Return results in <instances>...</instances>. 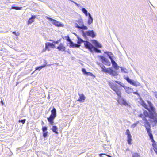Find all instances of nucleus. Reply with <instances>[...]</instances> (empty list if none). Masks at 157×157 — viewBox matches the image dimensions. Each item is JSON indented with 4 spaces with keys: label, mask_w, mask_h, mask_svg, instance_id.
Returning a JSON list of instances; mask_svg holds the SVG:
<instances>
[{
    "label": "nucleus",
    "mask_w": 157,
    "mask_h": 157,
    "mask_svg": "<svg viewBox=\"0 0 157 157\" xmlns=\"http://www.w3.org/2000/svg\"><path fill=\"white\" fill-rule=\"evenodd\" d=\"M82 34L84 37H86V36H90L93 38L95 36V34L93 30H89L85 32L82 30Z\"/></svg>",
    "instance_id": "nucleus-6"
},
{
    "label": "nucleus",
    "mask_w": 157,
    "mask_h": 157,
    "mask_svg": "<svg viewBox=\"0 0 157 157\" xmlns=\"http://www.w3.org/2000/svg\"><path fill=\"white\" fill-rule=\"evenodd\" d=\"M76 35L77 36V38H78V44H80L83 42L84 43V44H85V42H87V41H84L82 39L80 38L77 35Z\"/></svg>",
    "instance_id": "nucleus-23"
},
{
    "label": "nucleus",
    "mask_w": 157,
    "mask_h": 157,
    "mask_svg": "<svg viewBox=\"0 0 157 157\" xmlns=\"http://www.w3.org/2000/svg\"><path fill=\"white\" fill-rule=\"evenodd\" d=\"M107 155V156H108V157H112L111 156L109 155Z\"/></svg>",
    "instance_id": "nucleus-51"
},
{
    "label": "nucleus",
    "mask_w": 157,
    "mask_h": 157,
    "mask_svg": "<svg viewBox=\"0 0 157 157\" xmlns=\"http://www.w3.org/2000/svg\"><path fill=\"white\" fill-rule=\"evenodd\" d=\"M104 52V53L106 54L107 55L110 60L113 59L112 57V56L113 54L111 52L107 51L105 52Z\"/></svg>",
    "instance_id": "nucleus-24"
},
{
    "label": "nucleus",
    "mask_w": 157,
    "mask_h": 157,
    "mask_svg": "<svg viewBox=\"0 0 157 157\" xmlns=\"http://www.w3.org/2000/svg\"><path fill=\"white\" fill-rule=\"evenodd\" d=\"M81 10L84 13H85L87 11V10L84 8H82L81 9Z\"/></svg>",
    "instance_id": "nucleus-37"
},
{
    "label": "nucleus",
    "mask_w": 157,
    "mask_h": 157,
    "mask_svg": "<svg viewBox=\"0 0 157 157\" xmlns=\"http://www.w3.org/2000/svg\"><path fill=\"white\" fill-rule=\"evenodd\" d=\"M86 75L87 76H94V75L92 73L90 72H87Z\"/></svg>",
    "instance_id": "nucleus-39"
},
{
    "label": "nucleus",
    "mask_w": 157,
    "mask_h": 157,
    "mask_svg": "<svg viewBox=\"0 0 157 157\" xmlns=\"http://www.w3.org/2000/svg\"><path fill=\"white\" fill-rule=\"evenodd\" d=\"M84 46L86 48L89 49L91 51H93L97 53L101 52V51L100 50L94 47L89 42H85Z\"/></svg>",
    "instance_id": "nucleus-4"
},
{
    "label": "nucleus",
    "mask_w": 157,
    "mask_h": 157,
    "mask_svg": "<svg viewBox=\"0 0 157 157\" xmlns=\"http://www.w3.org/2000/svg\"><path fill=\"white\" fill-rule=\"evenodd\" d=\"M77 22L78 24V25L80 26H81L84 24L83 20L82 19H80L79 20L77 21Z\"/></svg>",
    "instance_id": "nucleus-28"
},
{
    "label": "nucleus",
    "mask_w": 157,
    "mask_h": 157,
    "mask_svg": "<svg viewBox=\"0 0 157 157\" xmlns=\"http://www.w3.org/2000/svg\"><path fill=\"white\" fill-rule=\"evenodd\" d=\"M56 49H58L59 51H65L66 48L64 46L63 44L61 43L59 46L57 47Z\"/></svg>",
    "instance_id": "nucleus-12"
},
{
    "label": "nucleus",
    "mask_w": 157,
    "mask_h": 157,
    "mask_svg": "<svg viewBox=\"0 0 157 157\" xmlns=\"http://www.w3.org/2000/svg\"><path fill=\"white\" fill-rule=\"evenodd\" d=\"M137 124H138V123H134V124H133L131 125V127L133 128H135L137 126Z\"/></svg>",
    "instance_id": "nucleus-41"
},
{
    "label": "nucleus",
    "mask_w": 157,
    "mask_h": 157,
    "mask_svg": "<svg viewBox=\"0 0 157 157\" xmlns=\"http://www.w3.org/2000/svg\"><path fill=\"white\" fill-rule=\"evenodd\" d=\"M51 114L50 117L47 118L48 121L49 122V124L53 125L54 123L53 121L56 116V109L53 107L51 111Z\"/></svg>",
    "instance_id": "nucleus-5"
},
{
    "label": "nucleus",
    "mask_w": 157,
    "mask_h": 157,
    "mask_svg": "<svg viewBox=\"0 0 157 157\" xmlns=\"http://www.w3.org/2000/svg\"><path fill=\"white\" fill-rule=\"evenodd\" d=\"M115 82L117 84H118L119 85L121 86L124 87H125V86L124 85V84L123 83H121L120 82V81H115Z\"/></svg>",
    "instance_id": "nucleus-30"
},
{
    "label": "nucleus",
    "mask_w": 157,
    "mask_h": 157,
    "mask_svg": "<svg viewBox=\"0 0 157 157\" xmlns=\"http://www.w3.org/2000/svg\"><path fill=\"white\" fill-rule=\"evenodd\" d=\"M111 61L113 67L117 70H118L119 67L118 66L117 64L115 61L113 60V59L111 60Z\"/></svg>",
    "instance_id": "nucleus-17"
},
{
    "label": "nucleus",
    "mask_w": 157,
    "mask_h": 157,
    "mask_svg": "<svg viewBox=\"0 0 157 157\" xmlns=\"http://www.w3.org/2000/svg\"><path fill=\"white\" fill-rule=\"evenodd\" d=\"M106 155V154L103 153L100 154H99V156L100 157H101L102 156V155Z\"/></svg>",
    "instance_id": "nucleus-46"
},
{
    "label": "nucleus",
    "mask_w": 157,
    "mask_h": 157,
    "mask_svg": "<svg viewBox=\"0 0 157 157\" xmlns=\"http://www.w3.org/2000/svg\"><path fill=\"white\" fill-rule=\"evenodd\" d=\"M36 16L32 15L31 16V17L30 18L28 21V24H31L32 22H33L34 21V19L36 17Z\"/></svg>",
    "instance_id": "nucleus-19"
},
{
    "label": "nucleus",
    "mask_w": 157,
    "mask_h": 157,
    "mask_svg": "<svg viewBox=\"0 0 157 157\" xmlns=\"http://www.w3.org/2000/svg\"><path fill=\"white\" fill-rule=\"evenodd\" d=\"M77 6H78V7H82L81 5L80 4H78V5H77Z\"/></svg>",
    "instance_id": "nucleus-49"
},
{
    "label": "nucleus",
    "mask_w": 157,
    "mask_h": 157,
    "mask_svg": "<svg viewBox=\"0 0 157 157\" xmlns=\"http://www.w3.org/2000/svg\"><path fill=\"white\" fill-rule=\"evenodd\" d=\"M156 97V98H157V96H156L155 97Z\"/></svg>",
    "instance_id": "nucleus-54"
},
{
    "label": "nucleus",
    "mask_w": 157,
    "mask_h": 157,
    "mask_svg": "<svg viewBox=\"0 0 157 157\" xmlns=\"http://www.w3.org/2000/svg\"><path fill=\"white\" fill-rule=\"evenodd\" d=\"M118 102L120 104H122L126 106L128 105V103L123 98H122L121 99H120V100H119Z\"/></svg>",
    "instance_id": "nucleus-14"
},
{
    "label": "nucleus",
    "mask_w": 157,
    "mask_h": 157,
    "mask_svg": "<svg viewBox=\"0 0 157 157\" xmlns=\"http://www.w3.org/2000/svg\"><path fill=\"white\" fill-rule=\"evenodd\" d=\"M93 20V18L92 17L91 14H89V16L88 17V24L89 25H90L91 23H92Z\"/></svg>",
    "instance_id": "nucleus-21"
},
{
    "label": "nucleus",
    "mask_w": 157,
    "mask_h": 157,
    "mask_svg": "<svg viewBox=\"0 0 157 157\" xmlns=\"http://www.w3.org/2000/svg\"><path fill=\"white\" fill-rule=\"evenodd\" d=\"M71 2H73L74 3L76 6H77V5H78V3L76 2H75L74 1H72V0H70Z\"/></svg>",
    "instance_id": "nucleus-48"
},
{
    "label": "nucleus",
    "mask_w": 157,
    "mask_h": 157,
    "mask_svg": "<svg viewBox=\"0 0 157 157\" xmlns=\"http://www.w3.org/2000/svg\"><path fill=\"white\" fill-rule=\"evenodd\" d=\"M47 19L49 20L52 22V24L56 26L57 27H63L64 25L62 23L54 20L52 18L46 17Z\"/></svg>",
    "instance_id": "nucleus-7"
},
{
    "label": "nucleus",
    "mask_w": 157,
    "mask_h": 157,
    "mask_svg": "<svg viewBox=\"0 0 157 157\" xmlns=\"http://www.w3.org/2000/svg\"><path fill=\"white\" fill-rule=\"evenodd\" d=\"M43 133H46V132H48L47 131H45L44 132V131H43Z\"/></svg>",
    "instance_id": "nucleus-52"
},
{
    "label": "nucleus",
    "mask_w": 157,
    "mask_h": 157,
    "mask_svg": "<svg viewBox=\"0 0 157 157\" xmlns=\"http://www.w3.org/2000/svg\"><path fill=\"white\" fill-rule=\"evenodd\" d=\"M19 35H20V33L19 32H17L16 33L15 35L17 36H19Z\"/></svg>",
    "instance_id": "nucleus-47"
},
{
    "label": "nucleus",
    "mask_w": 157,
    "mask_h": 157,
    "mask_svg": "<svg viewBox=\"0 0 157 157\" xmlns=\"http://www.w3.org/2000/svg\"><path fill=\"white\" fill-rule=\"evenodd\" d=\"M26 121V119H20L19 121L18 122L19 123L21 122L23 124H24Z\"/></svg>",
    "instance_id": "nucleus-35"
},
{
    "label": "nucleus",
    "mask_w": 157,
    "mask_h": 157,
    "mask_svg": "<svg viewBox=\"0 0 157 157\" xmlns=\"http://www.w3.org/2000/svg\"><path fill=\"white\" fill-rule=\"evenodd\" d=\"M99 57L101 59L102 63L103 64L108 66H110V65L111 63L108 59L102 56H100Z\"/></svg>",
    "instance_id": "nucleus-9"
},
{
    "label": "nucleus",
    "mask_w": 157,
    "mask_h": 157,
    "mask_svg": "<svg viewBox=\"0 0 157 157\" xmlns=\"http://www.w3.org/2000/svg\"><path fill=\"white\" fill-rule=\"evenodd\" d=\"M121 71L122 72H124V73H127V70L125 68L123 67H121Z\"/></svg>",
    "instance_id": "nucleus-32"
},
{
    "label": "nucleus",
    "mask_w": 157,
    "mask_h": 157,
    "mask_svg": "<svg viewBox=\"0 0 157 157\" xmlns=\"http://www.w3.org/2000/svg\"><path fill=\"white\" fill-rule=\"evenodd\" d=\"M126 134L127 136V142L128 144L130 145L131 144V141L132 140V136L128 129H127L126 130Z\"/></svg>",
    "instance_id": "nucleus-10"
},
{
    "label": "nucleus",
    "mask_w": 157,
    "mask_h": 157,
    "mask_svg": "<svg viewBox=\"0 0 157 157\" xmlns=\"http://www.w3.org/2000/svg\"><path fill=\"white\" fill-rule=\"evenodd\" d=\"M48 132H46L45 133H43V136L44 138H45L47 137L48 136Z\"/></svg>",
    "instance_id": "nucleus-40"
},
{
    "label": "nucleus",
    "mask_w": 157,
    "mask_h": 157,
    "mask_svg": "<svg viewBox=\"0 0 157 157\" xmlns=\"http://www.w3.org/2000/svg\"><path fill=\"white\" fill-rule=\"evenodd\" d=\"M133 93L134 94H136V95H137L139 97H140V95L137 92H133Z\"/></svg>",
    "instance_id": "nucleus-43"
},
{
    "label": "nucleus",
    "mask_w": 157,
    "mask_h": 157,
    "mask_svg": "<svg viewBox=\"0 0 157 157\" xmlns=\"http://www.w3.org/2000/svg\"><path fill=\"white\" fill-rule=\"evenodd\" d=\"M16 32L15 31L13 32L12 33L13 34H14L15 35H16Z\"/></svg>",
    "instance_id": "nucleus-50"
},
{
    "label": "nucleus",
    "mask_w": 157,
    "mask_h": 157,
    "mask_svg": "<svg viewBox=\"0 0 157 157\" xmlns=\"http://www.w3.org/2000/svg\"><path fill=\"white\" fill-rule=\"evenodd\" d=\"M92 43L94 44L97 47L101 48L102 47L101 45L96 40H92Z\"/></svg>",
    "instance_id": "nucleus-15"
},
{
    "label": "nucleus",
    "mask_w": 157,
    "mask_h": 157,
    "mask_svg": "<svg viewBox=\"0 0 157 157\" xmlns=\"http://www.w3.org/2000/svg\"><path fill=\"white\" fill-rule=\"evenodd\" d=\"M78 95L79 96V98L77 101H79L80 102H84L85 99V97L83 94H78Z\"/></svg>",
    "instance_id": "nucleus-13"
},
{
    "label": "nucleus",
    "mask_w": 157,
    "mask_h": 157,
    "mask_svg": "<svg viewBox=\"0 0 157 157\" xmlns=\"http://www.w3.org/2000/svg\"><path fill=\"white\" fill-rule=\"evenodd\" d=\"M109 85L111 89L114 91L117 96L120 98L121 97V92L118 85L111 82H109Z\"/></svg>",
    "instance_id": "nucleus-3"
},
{
    "label": "nucleus",
    "mask_w": 157,
    "mask_h": 157,
    "mask_svg": "<svg viewBox=\"0 0 157 157\" xmlns=\"http://www.w3.org/2000/svg\"><path fill=\"white\" fill-rule=\"evenodd\" d=\"M69 44L70 47L73 48H79L81 45L80 44L74 43L72 41L69 43Z\"/></svg>",
    "instance_id": "nucleus-16"
},
{
    "label": "nucleus",
    "mask_w": 157,
    "mask_h": 157,
    "mask_svg": "<svg viewBox=\"0 0 157 157\" xmlns=\"http://www.w3.org/2000/svg\"><path fill=\"white\" fill-rule=\"evenodd\" d=\"M97 64L99 65L102 69V71L108 73L112 75L115 76L117 75V73L116 71L112 70L110 68H106L102 64L97 63Z\"/></svg>",
    "instance_id": "nucleus-2"
},
{
    "label": "nucleus",
    "mask_w": 157,
    "mask_h": 157,
    "mask_svg": "<svg viewBox=\"0 0 157 157\" xmlns=\"http://www.w3.org/2000/svg\"><path fill=\"white\" fill-rule=\"evenodd\" d=\"M147 132L149 135L150 139L151 140L152 142L154 141L152 134L150 132V131H149L148 132Z\"/></svg>",
    "instance_id": "nucleus-27"
},
{
    "label": "nucleus",
    "mask_w": 157,
    "mask_h": 157,
    "mask_svg": "<svg viewBox=\"0 0 157 157\" xmlns=\"http://www.w3.org/2000/svg\"><path fill=\"white\" fill-rule=\"evenodd\" d=\"M22 7H18L17 6H12L11 9H14L15 10H21L22 9Z\"/></svg>",
    "instance_id": "nucleus-31"
},
{
    "label": "nucleus",
    "mask_w": 157,
    "mask_h": 157,
    "mask_svg": "<svg viewBox=\"0 0 157 157\" xmlns=\"http://www.w3.org/2000/svg\"><path fill=\"white\" fill-rule=\"evenodd\" d=\"M75 27L77 28L81 29L83 30H86L88 29V28L87 26L84 25V24L81 26H79L78 24L76 23Z\"/></svg>",
    "instance_id": "nucleus-18"
},
{
    "label": "nucleus",
    "mask_w": 157,
    "mask_h": 157,
    "mask_svg": "<svg viewBox=\"0 0 157 157\" xmlns=\"http://www.w3.org/2000/svg\"><path fill=\"white\" fill-rule=\"evenodd\" d=\"M42 129L43 131L44 132L45 131H47V128L46 126L43 127Z\"/></svg>",
    "instance_id": "nucleus-38"
},
{
    "label": "nucleus",
    "mask_w": 157,
    "mask_h": 157,
    "mask_svg": "<svg viewBox=\"0 0 157 157\" xmlns=\"http://www.w3.org/2000/svg\"><path fill=\"white\" fill-rule=\"evenodd\" d=\"M152 92L154 95L155 96V97L157 96V92L155 91H152Z\"/></svg>",
    "instance_id": "nucleus-44"
},
{
    "label": "nucleus",
    "mask_w": 157,
    "mask_h": 157,
    "mask_svg": "<svg viewBox=\"0 0 157 157\" xmlns=\"http://www.w3.org/2000/svg\"><path fill=\"white\" fill-rule=\"evenodd\" d=\"M46 65V63L45 65H42L36 68V70H40L42 68L44 67Z\"/></svg>",
    "instance_id": "nucleus-29"
},
{
    "label": "nucleus",
    "mask_w": 157,
    "mask_h": 157,
    "mask_svg": "<svg viewBox=\"0 0 157 157\" xmlns=\"http://www.w3.org/2000/svg\"><path fill=\"white\" fill-rule=\"evenodd\" d=\"M103 147L105 150L107 151L109 150L111 148L110 145L105 144L103 145Z\"/></svg>",
    "instance_id": "nucleus-25"
},
{
    "label": "nucleus",
    "mask_w": 157,
    "mask_h": 157,
    "mask_svg": "<svg viewBox=\"0 0 157 157\" xmlns=\"http://www.w3.org/2000/svg\"><path fill=\"white\" fill-rule=\"evenodd\" d=\"M82 72L84 73V74L86 75L87 72L86 71V70L85 68H82Z\"/></svg>",
    "instance_id": "nucleus-36"
},
{
    "label": "nucleus",
    "mask_w": 157,
    "mask_h": 157,
    "mask_svg": "<svg viewBox=\"0 0 157 157\" xmlns=\"http://www.w3.org/2000/svg\"><path fill=\"white\" fill-rule=\"evenodd\" d=\"M147 102L149 105V108L148 107L147 105L143 100H142L141 101V104L143 107L148 110L149 113H150V117L151 118L154 117L155 118V119H156L157 114L155 108L153 107V104L150 101H147Z\"/></svg>",
    "instance_id": "nucleus-1"
},
{
    "label": "nucleus",
    "mask_w": 157,
    "mask_h": 157,
    "mask_svg": "<svg viewBox=\"0 0 157 157\" xmlns=\"http://www.w3.org/2000/svg\"><path fill=\"white\" fill-rule=\"evenodd\" d=\"M53 132L56 134H58V132H57L58 128L56 126H53L52 129Z\"/></svg>",
    "instance_id": "nucleus-26"
},
{
    "label": "nucleus",
    "mask_w": 157,
    "mask_h": 157,
    "mask_svg": "<svg viewBox=\"0 0 157 157\" xmlns=\"http://www.w3.org/2000/svg\"><path fill=\"white\" fill-rule=\"evenodd\" d=\"M125 79L128 82L135 86H140V84L138 82L133 81L130 79L128 77H126L125 78Z\"/></svg>",
    "instance_id": "nucleus-8"
},
{
    "label": "nucleus",
    "mask_w": 157,
    "mask_h": 157,
    "mask_svg": "<svg viewBox=\"0 0 157 157\" xmlns=\"http://www.w3.org/2000/svg\"><path fill=\"white\" fill-rule=\"evenodd\" d=\"M144 123H145L144 126L146 128L147 132H148L149 131H151L150 125L147 120L146 119H145Z\"/></svg>",
    "instance_id": "nucleus-11"
},
{
    "label": "nucleus",
    "mask_w": 157,
    "mask_h": 157,
    "mask_svg": "<svg viewBox=\"0 0 157 157\" xmlns=\"http://www.w3.org/2000/svg\"><path fill=\"white\" fill-rule=\"evenodd\" d=\"M84 14H85V15L86 16H89V14H90V13H88V11H87L86 12H85V13H84Z\"/></svg>",
    "instance_id": "nucleus-45"
},
{
    "label": "nucleus",
    "mask_w": 157,
    "mask_h": 157,
    "mask_svg": "<svg viewBox=\"0 0 157 157\" xmlns=\"http://www.w3.org/2000/svg\"><path fill=\"white\" fill-rule=\"evenodd\" d=\"M49 46H50L52 48L55 47V46L53 43H51L49 42L45 43V48L46 49H48Z\"/></svg>",
    "instance_id": "nucleus-22"
},
{
    "label": "nucleus",
    "mask_w": 157,
    "mask_h": 157,
    "mask_svg": "<svg viewBox=\"0 0 157 157\" xmlns=\"http://www.w3.org/2000/svg\"><path fill=\"white\" fill-rule=\"evenodd\" d=\"M155 152L157 154V149L156 150H156H155Z\"/></svg>",
    "instance_id": "nucleus-53"
},
{
    "label": "nucleus",
    "mask_w": 157,
    "mask_h": 157,
    "mask_svg": "<svg viewBox=\"0 0 157 157\" xmlns=\"http://www.w3.org/2000/svg\"><path fill=\"white\" fill-rule=\"evenodd\" d=\"M123 88L125 90L126 92L128 94L132 93V91L133 90V89L132 88L127 87L126 86H125V87H124Z\"/></svg>",
    "instance_id": "nucleus-20"
},
{
    "label": "nucleus",
    "mask_w": 157,
    "mask_h": 157,
    "mask_svg": "<svg viewBox=\"0 0 157 157\" xmlns=\"http://www.w3.org/2000/svg\"><path fill=\"white\" fill-rule=\"evenodd\" d=\"M65 38L66 39L67 41L69 42V43L71 41L68 36H65Z\"/></svg>",
    "instance_id": "nucleus-33"
},
{
    "label": "nucleus",
    "mask_w": 157,
    "mask_h": 157,
    "mask_svg": "<svg viewBox=\"0 0 157 157\" xmlns=\"http://www.w3.org/2000/svg\"><path fill=\"white\" fill-rule=\"evenodd\" d=\"M49 41H52L55 44H59V42L60 41V40H58L56 41L52 40H49Z\"/></svg>",
    "instance_id": "nucleus-34"
},
{
    "label": "nucleus",
    "mask_w": 157,
    "mask_h": 157,
    "mask_svg": "<svg viewBox=\"0 0 157 157\" xmlns=\"http://www.w3.org/2000/svg\"><path fill=\"white\" fill-rule=\"evenodd\" d=\"M132 157H139V156L137 153H134Z\"/></svg>",
    "instance_id": "nucleus-42"
}]
</instances>
